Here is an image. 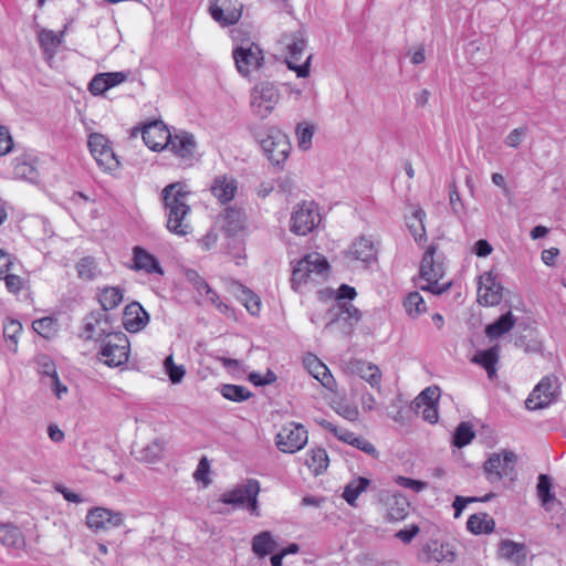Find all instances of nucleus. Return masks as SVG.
<instances>
[{"instance_id":"obj_5","label":"nucleus","mask_w":566,"mask_h":566,"mask_svg":"<svg viewBox=\"0 0 566 566\" xmlns=\"http://www.w3.org/2000/svg\"><path fill=\"white\" fill-rule=\"evenodd\" d=\"M436 247L430 245L424 252L420 265V281H424L426 284H419L422 291H429L436 295H440L448 291L451 283L440 284L439 281L444 275L443 264L434 261Z\"/></svg>"},{"instance_id":"obj_15","label":"nucleus","mask_w":566,"mask_h":566,"mask_svg":"<svg viewBox=\"0 0 566 566\" xmlns=\"http://www.w3.org/2000/svg\"><path fill=\"white\" fill-rule=\"evenodd\" d=\"M321 221L317 206L313 202L298 205L291 217V231L298 235L310 233Z\"/></svg>"},{"instance_id":"obj_23","label":"nucleus","mask_w":566,"mask_h":566,"mask_svg":"<svg viewBox=\"0 0 566 566\" xmlns=\"http://www.w3.org/2000/svg\"><path fill=\"white\" fill-rule=\"evenodd\" d=\"M260 493V483L258 480L249 479L243 485L222 494L221 502L224 504L241 506L244 505L249 495Z\"/></svg>"},{"instance_id":"obj_62","label":"nucleus","mask_w":566,"mask_h":566,"mask_svg":"<svg viewBox=\"0 0 566 566\" xmlns=\"http://www.w3.org/2000/svg\"><path fill=\"white\" fill-rule=\"evenodd\" d=\"M13 147V140L7 127L0 126V156L7 155Z\"/></svg>"},{"instance_id":"obj_42","label":"nucleus","mask_w":566,"mask_h":566,"mask_svg":"<svg viewBox=\"0 0 566 566\" xmlns=\"http://www.w3.org/2000/svg\"><path fill=\"white\" fill-rule=\"evenodd\" d=\"M38 159L30 154H23L14 159L15 177H30L38 172Z\"/></svg>"},{"instance_id":"obj_12","label":"nucleus","mask_w":566,"mask_h":566,"mask_svg":"<svg viewBox=\"0 0 566 566\" xmlns=\"http://www.w3.org/2000/svg\"><path fill=\"white\" fill-rule=\"evenodd\" d=\"M261 146L274 166L283 165L292 148L289 137L275 127L268 130L266 136L261 139Z\"/></svg>"},{"instance_id":"obj_26","label":"nucleus","mask_w":566,"mask_h":566,"mask_svg":"<svg viewBox=\"0 0 566 566\" xmlns=\"http://www.w3.org/2000/svg\"><path fill=\"white\" fill-rule=\"evenodd\" d=\"M133 269L136 271H144L148 274H164L158 259L142 247L133 249Z\"/></svg>"},{"instance_id":"obj_13","label":"nucleus","mask_w":566,"mask_h":566,"mask_svg":"<svg viewBox=\"0 0 566 566\" xmlns=\"http://www.w3.org/2000/svg\"><path fill=\"white\" fill-rule=\"evenodd\" d=\"M559 395L558 379L554 375L545 376L532 390L525 401L530 410L544 409L549 406Z\"/></svg>"},{"instance_id":"obj_21","label":"nucleus","mask_w":566,"mask_h":566,"mask_svg":"<svg viewBox=\"0 0 566 566\" xmlns=\"http://www.w3.org/2000/svg\"><path fill=\"white\" fill-rule=\"evenodd\" d=\"M111 333L108 328V316L105 313L94 312L86 316L84 332L82 334L83 338L103 342Z\"/></svg>"},{"instance_id":"obj_25","label":"nucleus","mask_w":566,"mask_h":566,"mask_svg":"<svg viewBox=\"0 0 566 566\" xmlns=\"http://www.w3.org/2000/svg\"><path fill=\"white\" fill-rule=\"evenodd\" d=\"M304 364L310 374L316 378L326 389L331 391L335 390L336 381L324 363H322L316 356L308 355L304 359Z\"/></svg>"},{"instance_id":"obj_33","label":"nucleus","mask_w":566,"mask_h":566,"mask_svg":"<svg viewBox=\"0 0 566 566\" xmlns=\"http://www.w3.org/2000/svg\"><path fill=\"white\" fill-rule=\"evenodd\" d=\"M516 323V318L512 312H507L501 315L493 323L485 327V334L491 339H496L510 332Z\"/></svg>"},{"instance_id":"obj_41","label":"nucleus","mask_w":566,"mask_h":566,"mask_svg":"<svg viewBox=\"0 0 566 566\" xmlns=\"http://www.w3.org/2000/svg\"><path fill=\"white\" fill-rule=\"evenodd\" d=\"M276 543L270 532H262L252 539V551L259 557H265L274 552Z\"/></svg>"},{"instance_id":"obj_31","label":"nucleus","mask_w":566,"mask_h":566,"mask_svg":"<svg viewBox=\"0 0 566 566\" xmlns=\"http://www.w3.org/2000/svg\"><path fill=\"white\" fill-rule=\"evenodd\" d=\"M64 39V31L54 32L52 30H41L38 34V40L40 48L43 53L48 55L50 59L53 57L62 44Z\"/></svg>"},{"instance_id":"obj_39","label":"nucleus","mask_w":566,"mask_h":566,"mask_svg":"<svg viewBox=\"0 0 566 566\" xmlns=\"http://www.w3.org/2000/svg\"><path fill=\"white\" fill-rule=\"evenodd\" d=\"M211 191L221 202H228L233 199L237 191L235 179H216Z\"/></svg>"},{"instance_id":"obj_8","label":"nucleus","mask_w":566,"mask_h":566,"mask_svg":"<svg viewBox=\"0 0 566 566\" xmlns=\"http://www.w3.org/2000/svg\"><path fill=\"white\" fill-rule=\"evenodd\" d=\"M285 49V63L289 70L296 73L297 77H308L311 74L312 54H308L303 63H300L305 53L306 41L301 33L285 35L283 38Z\"/></svg>"},{"instance_id":"obj_53","label":"nucleus","mask_w":566,"mask_h":566,"mask_svg":"<svg viewBox=\"0 0 566 566\" xmlns=\"http://www.w3.org/2000/svg\"><path fill=\"white\" fill-rule=\"evenodd\" d=\"M38 371L42 377L49 380L57 375L54 361L46 355H40L36 358Z\"/></svg>"},{"instance_id":"obj_63","label":"nucleus","mask_w":566,"mask_h":566,"mask_svg":"<svg viewBox=\"0 0 566 566\" xmlns=\"http://www.w3.org/2000/svg\"><path fill=\"white\" fill-rule=\"evenodd\" d=\"M88 91L95 96L107 92L108 90L105 84L104 75H101V73L96 74L88 84Z\"/></svg>"},{"instance_id":"obj_49","label":"nucleus","mask_w":566,"mask_h":566,"mask_svg":"<svg viewBox=\"0 0 566 566\" xmlns=\"http://www.w3.org/2000/svg\"><path fill=\"white\" fill-rule=\"evenodd\" d=\"M295 134L298 148L303 150L310 149L314 136V126L307 123H300L296 126Z\"/></svg>"},{"instance_id":"obj_4","label":"nucleus","mask_w":566,"mask_h":566,"mask_svg":"<svg viewBox=\"0 0 566 566\" xmlns=\"http://www.w3.org/2000/svg\"><path fill=\"white\" fill-rule=\"evenodd\" d=\"M328 262L319 253H310L301 259L293 269L291 284L296 292L303 293L307 283L319 282L327 276Z\"/></svg>"},{"instance_id":"obj_35","label":"nucleus","mask_w":566,"mask_h":566,"mask_svg":"<svg viewBox=\"0 0 566 566\" xmlns=\"http://www.w3.org/2000/svg\"><path fill=\"white\" fill-rule=\"evenodd\" d=\"M467 527L475 535L490 534L494 531L495 522L486 513H476L468 518Z\"/></svg>"},{"instance_id":"obj_11","label":"nucleus","mask_w":566,"mask_h":566,"mask_svg":"<svg viewBox=\"0 0 566 566\" xmlns=\"http://www.w3.org/2000/svg\"><path fill=\"white\" fill-rule=\"evenodd\" d=\"M124 522L125 515L122 512L103 506L90 509L85 516V524L94 534H102L122 527Z\"/></svg>"},{"instance_id":"obj_51","label":"nucleus","mask_w":566,"mask_h":566,"mask_svg":"<svg viewBox=\"0 0 566 566\" xmlns=\"http://www.w3.org/2000/svg\"><path fill=\"white\" fill-rule=\"evenodd\" d=\"M164 367L169 377V380L172 384H179L182 381L186 374V369L182 365L175 364L172 355H169L165 358Z\"/></svg>"},{"instance_id":"obj_22","label":"nucleus","mask_w":566,"mask_h":566,"mask_svg":"<svg viewBox=\"0 0 566 566\" xmlns=\"http://www.w3.org/2000/svg\"><path fill=\"white\" fill-rule=\"evenodd\" d=\"M148 322L149 315L138 302L126 305L123 314V326L127 332H140Z\"/></svg>"},{"instance_id":"obj_55","label":"nucleus","mask_w":566,"mask_h":566,"mask_svg":"<svg viewBox=\"0 0 566 566\" xmlns=\"http://www.w3.org/2000/svg\"><path fill=\"white\" fill-rule=\"evenodd\" d=\"M22 332V325L19 321L8 319L3 326V336L13 344L12 350L17 352L18 335Z\"/></svg>"},{"instance_id":"obj_29","label":"nucleus","mask_w":566,"mask_h":566,"mask_svg":"<svg viewBox=\"0 0 566 566\" xmlns=\"http://www.w3.org/2000/svg\"><path fill=\"white\" fill-rule=\"evenodd\" d=\"M0 544L14 549H23L25 547V538L15 525L0 523Z\"/></svg>"},{"instance_id":"obj_20","label":"nucleus","mask_w":566,"mask_h":566,"mask_svg":"<svg viewBox=\"0 0 566 566\" xmlns=\"http://www.w3.org/2000/svg\"><path fill=\"white\" fill-rule=\"evenodd\" d=\"M377 248L370 237L361 235L346 251V258L369 264L377 259Z\"/></svg>"},{"instance_id":"obj_58","label":"nucleus","mask_w":566,"mask_h":566,"mask_svg":"<svg viewBox=\"0 0 566 566\" xmlns=\"http://www.w3.org/2000/svg\"><path fill=\"white\" fill-rule=\"evenodd\" d=\"M210 471V464L206 457L200 459L197 469L193 473V478L198 482H202L205 486H207L210 483V480L208 478V473Z\"/></svg>"},{"instance_id":"obj_37","label":"nucleus","mask_w":566,"mask_h":566,"mask_svg":"<svg viewBox=\"0 0 566 566\" xmlns=\"http://www.w3.org/2000/svg\"><path fill=\"white\" fill-rule=\"evenodd\" d=\"M305 464L315 474L319 475L326 471L328 467V455L325 449H311L307 453Z\"/></svg>"},{"instance_id":"obj_57","label":"nucleus","mask_w":566,"mask_h":566,"mask_svg":"<svg viewBox=\"0 0 566 566\" xmlns=\"http://www.w3.org/2000/svg\"><path fill=\"white\" fill-rule=\"evenodd\" d=\"M515 346L523 348L525 353H539L542 350V343L537 338L526 339V336H518L514 340Z\"/></svg>"},{"instance_id":"obj_48","label":"nucleus","mask_w":566,"mask_h":566,"mask_svg":"<svg viewBox=\"0 0 566 566\" xmlns=\"http://www.w3.org/2000/svg\"><path fill=\"white\" fill-rule=\"evenodd\" d=\"M424 218V210L418 208L412 212V221H408V228L416 241H421L426 237V229L423 224Z\"/></svg>"},{"instance_id":"obj_18","label":"nucleus","mask_w":566,"mask_h":566,"mask_svg":"<svg viewBox=\"0 0 566 566\" xmlns=\"http://www.w3.org/2000/svg\"><path fill=\"white\" fill-rule=\"evenodd\" d=\"M167 149L184 163L191 164L196 157L197 143L192 134L179 130L171 134Z\"/></svg>"},{"instance_id":"obj_59","label":"nucleus","mask_w":566,"mask_h":566,"mask_svg":"<svg viewBox=\"0 0 566 566\" xmlns=\"http://www.w3.org/2000/svg\"><path fill=\"white\" fill-rule=\"evenodd\" d=\"M396 483L402 488L410 489L415 492H421L428 488V483L419 480H413L406 476H397Z\"/></svg>"},{"instance_id":"obj_19","label":"nucleus","mask_w":566,"mask_h":566,"mask_svg":"<svg viewBox=\"0 0 566 566\" xmlns=\"http://www.w3.org/2000/svg\"><path fill=\"white\" fill-rule=\"evenodd\" d=\"M528 549L524 543L512 539H501L497 545V558L513 566H525Z\"/></svg>"},{"instance_id":"obj_61","label":"nucleus","mask_w":566,"mask_h":566,"mask_svg":"<svg viewBox=\"0 0 566 566\" xmlns=\"http://www.w3.org/2000/svg\"><path fill=\"white\" fill-rule=\"evenodd\" d=\"M439 397V390L437 387H428L426 388L417 398L418 406L420 403L427 405H436V401Z\"/></svg>"},{"instance_id":"obj_43","label":"nucleus","mask_w":566,"mask_h":566,"mask_svg":"<svg viewBox=\"0 0 566 566\" xmlns=\"http://www.w3.org/2000/svg\"><path fill=\"white\" fill-rule=\"evenodd\" d=\"M370 481L366 478H357L352 480L344 489L343 497L350 505H356L358 496L367 489Z\"/></svg>"},{"instance_id":"obj_1","label":"nucleus","mask_w":566,"mask_h":566,"mask_svg":"<svg viewBox=\"0 0 566 566\" xmlns=\"http://www.w3.org/2000/svg\"><path fill=\"white\" fill-rule=\"evenodd\" d=\"M189 191L187 186L181 182H175L163 190L164 206L167 211V229L179 237H185L192 232V227L188 220L190 207L187 203Z\"/></svg>"},{"instance_id":"obj_56","label":"nucleus","mask_w":566,"mask_h":566,"mask_svg":"<svg viewBox=\"0 0 566 566\" xmlns=\"http://www.w3.org/2000/svg\"><path fill=\"white\" fill-rule=\"evenodd\" d=\"M493 496H494L493 493H489L483 497H464V496L457 495L453 501V504H452V506L454 509V517L460 516V514L465 509L468 503L478 502V501L486 502L490 499H492Z\"/></svg>"},{"instance_id":"obj_16","label":"nucleus","mask_w":566,"mask_h":566,"mask_svg":"<svg viewBox=\"0 0 566 566\" xmlns=\"http://www.w3.org/2000/svg\"><path fill=\"white\" fill-rule=\"evenodd\" d=\"M242 12L243 4L239 0H210L209 13L221 27L238 23Z\"/></svg>"},{"instance_id":"obj_46","label":"nucleus","mask_w":566,"mask_h":566,"mask_svg":"<svg viewBox=\"0 0 566 566\" xmlns=\"http://www.w3.org/2000/svg\"><path fill=\"white\" fill-rule=\"evenodd\" d=\"M221 395L231 401L241 402L252 397V392L240 385L226 384L221 387Z\"/></svg>"},{"instance_id":"obj_64","label":"nucleus","mask_w":566,"mask_h":566,"mask_svg":"<svg viewBox=\"0 0 566 566\" xmlns=\"http://www.w3.org/2000/svg\"><path fill=\"white\" fill-rule=\"evenodd\" d=\"M101 75H104V80H105L107 90H111V88L122 84L127 78V75L124 72L101 73Z\"/></svg>"},{"instance_id":"obj_2","label":"nucleus","mask_w":566,"mask_h":566,"mask_svg":"<svg viewBox=\"0 0 566 566\" xmlns=\"http://www.w3.org/2000/svg\"><path fill=\"white\" fill-rule=\"evenodd\" d=\"M357 295L356 290L347 284H342L337 290V303L327 311L328 322L325 328L340 325L345 334H350L353 326L360 321V312L357 307L344 300H353Z\"/></svg>"},{"instance_id":"obj_9","label":"nucleus","mask_w":566,"mask_h":566,"mask_svg":"<svg viewBox=\"0 0 566 566\" xmlns=\"http://www.w3.org/2000/svg\"><path fill=\"white\" fill-rule=\"evenodd\" d=\"M129 340L123 332L111 333L101 345V360L109 367L125 364L129 357Z\"/></svg>"},{"instance_id":"obj_36","label":"nucleus","mask_w":566,"mask_h":566,"mask_svg":"<svg viewBox=\"0 0 566 566\" xmlns=\"http://www.w3.org/2000/svg\"><path fill=\"white\" fill-rule=\"evenodd\" d=\"M124 297V291L118 286H106L98 293V302L103 311H111L117 307Z\"/></svg>"},{"instance_id":"obj_10","label":"nucleus","mask_w":566,"mask_h":566,"mask_svg":"<svg viewBox=\"0 0 566 566\" xmlns=\"http://www.w3.org/2000/svg\"><path fill=\"white\" fill-rule=\"evenodd\" d=\"M90 153L94 157L96 164L102 171L111 174L119 167L109 139L99 133H92L87 142Z\"/></svg>"},{"instance_id":"obj_30","label":"nucleus","mask_w":566,"mask_h":566,"mask_svg":"<svg viewBox=\"0 0 566 566\" xmlns=\"http://www.w3.org/2000/svg\"><path fill=\"white\" fill-rule=\"evenodd\" d=\"M387 515L390 521H402L409 513L410 504L401 494H391L386 499Z\"/></svg>"},{"instance_id":"obj_54","label":"nucleus","mask_w":566,"mask_h":566,"mask_svg":"<svg viewBox=\"0 0 566 566\" xmlns=\"http://www.w3.org/2000/svg\"><path fill=\"white\" fill-rule=\"evenodd\" d=\"M323 428L327 429L332 433H334L335 437L338 438V440L346 442L352 446L356 434L349 430L338 428L337 426L333 424L332 422L327 420H321L318 422Z\"/></svg>"},{"instance_id":"obj_27","label":"nucleus","mask_w":566,"mask_h":566,"mask_svg":"<svg viewBox=\"0 0 566 566\" xmlns=\"http://www.w3.org/2000/svg\"><path fill=\"white\" fill-rule=\"evenodd\" d=\"M500 359V346L494 345L489 349L480 350L471 359L472 363L478 364L482 366L486 374L489 379L493 380L496 378V365Z\"/></svg>"},{"instance_id":"obj_44","label":"nucleus","mask_w":566,"mask_h":566,"mask_svg":"<svg viewBox=\"0 0 566 566\" xmlns=\"http://www.w3.org/2000/svg\"><path fill=\"white\" fill-rule=\"evenodd\" d=\"M403 307L407 314L412 318H417L427 310L426 302L418 292H411L406 296Z\"/></svg>"},{"instance_id":"obj_52","label":"nucleus","mask_w":566,"mask_h":566,"mask_svg":"<svg viewBox=\"0 0 566 566\" xmlns=\"http://www.w3.org/2000/svg\"><path fill=\"white\" fill-rule=\"evenodd\" d=\"M35 333L44 338H50L55 332V321L51 317H42L32 323Z\"/></svg>"},{"instance_id":"obj_50","label":"nucleus","mask_w":566,"mask_h":566,"mask_svg":"<svg viewBox=\"0 0 566 566\" xmlns=\"http://www.w3.org/2000/svg\"><path fill=\"white\" fill-rule=\"evenodd\" d=\"M474 436L472 426L469 422H461L455 429L453 444L463 448L473 440Z\"/></svg>"},{"instance_id":"obj_24","label":"nucleus","mask_w":566,"mask_h":566,"mask_svg":"<svg viewBox=\"0 0 566 566\" xmlns=\"http://www.w3.org/2000/svg\"><path fill=\"white\" fill-rule=\"evenodd\" d=\"M479 287V302L485 306H494L502 300V286L495 282L491 273L482 276Z\"/></svg>"},{"instance_id":"obj_47","label":"nucleus","mask_w":566,"mask_h":566,"mask_svg":"<svg viewBox=\"0 0 566 566\" xmlns=\"http://www.w3.org/2000/svg\"><path fill=\"white\" fill-rule=\"evenodd\" d=\"M198 277L197 290L202 293L205 292L207 300L213 304L221 313H226L228 311V306L220 301L219 295L216 291H213L210 285L206 282L203 277H201L198 273H193Z\"/></svg>"},{"instance_id":"obj_60","label":"nucleus","mask_w":566,"mask_h":566,"mask_svg":"<svg viewBox=\"0 0 566 566\" xmlns=\"http://www.w3.org/2000/svg\"><path fill=\"white\" fill-rule=\"evenodd\" d=\"M335 411L339 416L349 421H356L359 416L357 407L347 403H338L337 407L335 408Z\"/></svg>"},{"instance_id":"obj_3","label":"nucleus","mask_w":566,"mask_h":566,"mask_svg":"<svg viewBox=\"0 0 566 566\" xmlns=\"http://www.w3.org/2000/svg\"><path fill=\"white\" fill-rule=\"evenodd\" d=\"M232 39L240 44L233 49L232 56L237 71L244 77H250L254 72L260 71L265 63L263 50L250 39L240 38L242 31L234 29L231 32Z\"/></svg>"},{"instance_id":"obj_32","label":"nucleus","mask_w":566,"mask_h":566,"mask_svg":"<svg viewBox=\"0 0 566 566\" xmlns=\"http://www.w3.org/2000/svg\"><path fill=\"white\" fill-rule=\"evenodd\" d=\"M222 229L229 235H235L244 227V213L240 209L227 208L221 216Z\"/></svg>"},{"instance_id":"obj_38","label":"nucleus","mask_w":566,"mask_h":566,"mask_svg":"<svg viewBox=\"0 0 566 566\" xmlns=\"http://www.w3.org/2000/svg\"><path fill=\"white\" fill-rule=\"evenodd\" d=\"M536 493L541 501L542 506L546 510H551V503H553L556 497L555 493L552 491V480L546 474L538 475V482L536 485Z\"/></svg>"},{"instance_id":"obj_6","label":"nucleus","mask_w":566,"mask_h":566,"mask_svg":"<svg viewBox=\"0 0 566 566\" xmlns=\"http://www.w3.org/2000/svg\"><path fill=\"white\" fill-rule=\"evenodd\" d=\"M281 98L280 90L275 83L261 81L250 92V106L252 113L262 119L268 118Z\"/></svg>"},{"instance_id":"obj_14","label":"nucleus","mask_w":566,"mask_h":566,"mask_svg":"<svg viewBox=\"0 0 566 566\" xmlns=\"http://www.w3.org/2000/svg\"><path fill=\"white\" fill-rule=\"evenodd\" d=\"M307 439V430L302 424L291 422L279 431L275 444L284 453H295L304 448Z\"/></svg>"},{"instance_id":"obj_40","label":"nucleus","mask_w":566,"mask_h":566,"mask_svg":"<svg viewBox=\"0 0 566 566\" xmlns=\"http://www.w3.org/2000/svg\"><path fill=\"white\" fill-rule=\"evenodd\" d=\"M164 452V443L156 439L151 442H149L147 446L142 447L138 450H135V457L137 460L148 463H154L158 459H160L161 454Z\"/></svg>"},{"instance_id":"obj_7","label":"nucleus","mask_w":566,"mask_h":566,"mask_svg":"<svg viewBox=\"0 0 566 566\" xmlns=\"http://www.w3.org/2000/svg\"><path fill=\"white\" fill-rule=\"evenodd\" d=\"M517 454L511 450L502 449L489 455L483 464V470L489 482L496 483L507 478L514 481L517 463Z\"/></svg>"},{"instance_id":"obj_28","label":"nucleus","mask_w":566,"mask_h":566,"mask_svg":"<svg viewBox=\"0 0 566 566\" xmlns=\"http://www.w3.org/2000/svg\"><path fill=\"white\" fill-rule=\"evenodd\" d=\"M352 369L361 379L366 380L373 388H376L378 391L381 390L380 384L382 374L377 365L361 360H355L352 363Z\"/></svg>"},{"instance_id":"obj_17","label":"nucleus","mask_w":566,"mask_h":566,"mask_svg":"<svg viewBox=\"0 0 566 566\" xmlns=\"http://www.w3.org/2000/svg\"><path fill=\"white\" fill-rule=\"evenodd\" d=\"M171 132L163 120H153L142 128V138L145 145L153 151L167 149Z\"/></svg>"},{"instance_id":"obj_34","label":"nucleus","mask_w":566,"mask_h":566,"mask_svg":"<svg viewBox=\"0 0 566 566\" xmlns=\"http://www.w3.org/2000/svg\"><path fill=\"white\" fill-rule=\"evenodd\" d=\"M233 291L250 314L258 315L260 313L261 300L255 293L240 283H233Z\"/></svg>"},{"instance_id":"obj_45","label":"nucleus","mask_w":566,"mask_h":566,"mask_svg":"<svg viewBox=\"0 0 566 566\" xmlns=\"http://www.w3.org/2000/svg\"><path fill=\"white\" fill-rule=\"evenodd\" d=\"M76 272L78 277L85 281H92L101 273L95 259L92 256L82 258L76 264Z\"/></svg>"}]
</instances>
